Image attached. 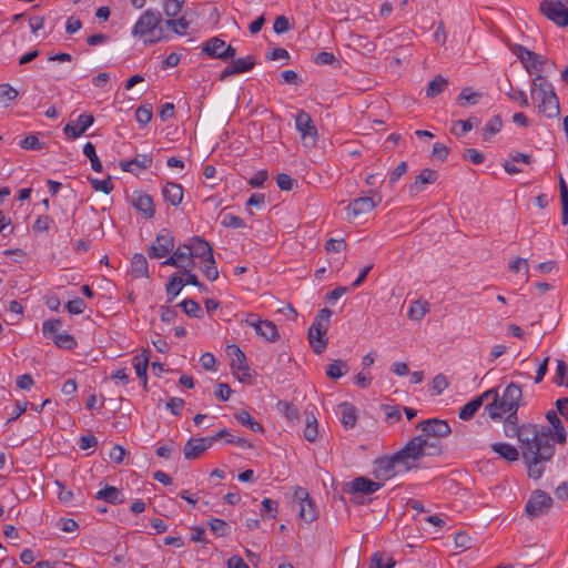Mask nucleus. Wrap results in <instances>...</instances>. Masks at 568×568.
I'll list each match as a JSON object with an SVG mask.
<instances>
[{
	"label": "nucleus",
	"mask_w": 568,
	"mask_h": 568,
	"mask_svg": "<svg viewBox=\"0 0 568 568\" xmlns=\"http://www.w3.org/2000/svg\"><path fill=\"white\" fill-rule=\"evenodd\" d=\"M382 201V197L379 196L378 203ZM377 205V202L374 201L372 196H363L355 199L353 202L348 204V211L354 215L358 216L362 214L369 213L373 211Z\"/></svg>",
	"instance_id": "20"
},
{
	"label": "nucleus",
	"mask_w": 568,
	"mask_h": 568,
	"mask_svg": "<svg viewBox=\"0 0 568 568\" xmlns=\"http://www.w3.org/2000/svg\"><path fill=\"white\" fill-rule=\"evenodd\" d=\"M351 43L363 55H368L373 53L376 49V45L373 41H371L367 37L361 34H352Z\"/></svg>",
	"instance_id": "27"
},
{
	"label": "nucleus",
	"mask_w": 568,
	"mask_h": 568,
	"mask_svg": "<svg viewBox=\"0 0 568 568\" xmlns=\"http://www.w3.org/2000/svg\"><path fill=\"white\" fill-rule=\"evenodd\" d=\"M223 436H227V443H233L234 442V436L229 433L226 429H222L220 430L219 433H216L214 436L212 437H207V438H197V442L201 443V445H203V448L204 450H206L207 448H210L215 442L220 440Z\"/></svg>",
	"instance_id": "46"
},
{
	"label": "nucleus",
	"mask_w": 568,
	"mask_h": 568,
	"mask_svg": "<svg viewBox=\"0 0 568 568\" xmlns=\"http://www.w3.org/2000/svg\"><path fill=\"white\" fill-rule=\"evenodd\" d=\"M227 354L231 356V368L239 381L245 382L251 378L246 356L237 345H229Z\"/></svg>",
	"instance_id": "8"
},
{
	"label": "nucleus",
	"mask_w": 568,
	"mask_h": 568,
	"mask_svg": "<svg viewBox=\"0 0 568 568\" xmlns=\"http://www.w3.org/2000/svg\"><path fill=\"white\" fill-rule=\"evenodd\" d=\"M174 248V237L168 230H162L150 246L148 254L151 258H162Z\"/></svg>",
	"instance_id": "11"
},
{
	"label": "nucleus",
	"mask_w": 568,
	"mask_h": 568,
	"mask_svg": "<svg viewBox=\"0 0 568 568\" xmlns=\"http://www.w3.org/2000/svg\"><path fill=\"white\" fill-rule=\"evenodd\" d=\"M490 447L501 458L508 462H516L519 458L518 449L508 443H494Z\"/></svg>",
	"instance_id": "26"
},
{
	"label": "nucleus",
	"mask_w": 568,
	"mask_h": 568,
	"mask_svg": "<svg viewBox=\"0 0 568 568\" xmlns=\"http://www.w3.org/2000/svg\"><path fill=\"white\" fill-rule=\"evenodd\" d=\"M62 326V321L61 320H48L45 322H43V325H42V332L45 336H49V335H54L57 333H59L58 331L61 328Z\"/></svg>",
	"instance_id": "57"
},
{
	"label": "nucleus",
	"mask_w": 568,
	"mask_h": 568,
	"mask_svg": "<svg viewBox=\"0 0 568 568\" xmlns=\"http://www.w3.org/2000/svg\"><path fill=\"white\" fill-rule=\"evenodd\" d=\"M383 484L374 481L367 477H357L345 485V491L349 494L359 493L362 495H371L382 488Z\"/></svg>",
	"instance_id": "14"
},
{
	"label": "nucleus",
	"mask_w": 568,
	"mask_h": 568,
	"mask_svg": "<svg viewBox=\"0 0 568 568\" xmlns=\"http://www.w3.org/2000/svg\"><path fill=\"white\" fill-rule=\"evenodd\" d=\"M132 206L144 215L145 219H152L155 214L152 197L144 192H135L132 199Z\"/></svg>",
	"instance_id": "19"
},
{
	"label": "nucleus",
	"mask_w": 568,
	"mask_h": 568,
	"mask_svg": "<svg viewBox=\"0 0 568 568\" xmlns=\"http://www.w3.org/2000/svg\"><path fill=\"white\" fill-rule=\"evenodd\" d=\"M425 444L422 437L415 436L395 454L402 464L400 470L407 473L417 467V462L426 456Z\"/></svg>",
	"instance_id": "5"
},
{
	"label": "nucleus",
	"mask_w": 568,
	"mask_h": 568,
	"mask_svg": "<svg viewBox=\"0 0 568 568\" xmlns=\"http://www.w3.org/2000/svg\"><path fill=\"white\" fill-rule=\"evenodd\" d=\"M152 156L149 154H139L132 160L133 168L145 170L152 165Z\"/></svg>",
	"instance_id": "61"
},
{
	"label": "nucleus",
	"mask_w": 568,
	"mask_h": 568,
	"mask_svg": "<svg viewBox=\"0 0 568 568\" xmlns=\"http://www.w3.org/2000/svg\"><path fill=\"white\" fill-rule=\"evenodd\" d=\"M294 497L297 500L300 507L298 516L301 517V519H303L306 523H312L313 520H315V507L306 489L298 487L294 493Z\"/></svg>",
	"instance_id": "13"
},
{
	"label": "nucleus",
	"mask_w": 568,
	"mask_h": 568,
	"mask_svg": "<svg viewBox=\"0 0 568 568\" xmlns=\"http://www.w3.org/2000/svg\"><path fill=\"white\" fill-rule=\"evenodd\" d=\"M94 122V118L89 113H82L77 122L70 121L63 128V132L71 139L81 136Z\"/></svg>",
	"instance_id": "15"
},
{
	"label": "nucleus",
	"mask_w": 568,
	"mask_h": 568,
	"mask_svg": "<svg viewBox=\"0 0 568 568\" xmlns=\"http://www.w3.org/2000/svg\"><path fill=\"white\" fill-rule=\"evenodd\" d=\"M342 424L345 428H353L357 420L356 408L354 405L344 402L339 405Z\"/></svg>",
	"instance_id": "28"
},
{
	"label": "nucleus",
	"mask_w": 568,
	"mask_h": 568,
	"mask_svg": "<svg viewBox=\"0 0 568 568\" xmlns=\"http://www.w3.org/2000/svg\"><path fill=\"white\" fill-rule=\"evenodd\" d=\"M427 312V303L417 300L412 303L407 316L412 321H420Z\"/></svg>",
	"instance_id": "39"
},
{
	"label": "nucleus",
	"mask_w": 568,
	"mask_h": 568,
	"mask_svg": "<svg viewBox=\"0 0 568 568\" xmlns=\"http://www.w3.org/2000/svg\"><path fill=\"white\" fill-rule=\"evenodd\" d=\"M84 308H85V303L80 297H77L75 300L69 301L67 303L68 312L71 314H74V315L83 313Z\"/></svg>",
	"instance_id": "64"
},
{
	"label": "nucleus",
	"mask_w": 568,
	"mask_h": 568,
	"mask_svg": "<svg viewBox=\"0 0 568 568\" xmlns=\"http://www.w3.org/2000/svg\"><path fill=\"white\" fill-rule=\"evenodd\" d=\"M513 53H515L518 59L524 63L527 71H529V58H536L535 52L526 49L525 47L520 44H515L511 49Z\"/></svg>",
	"instance_id": "49"
},
{
	"label": "nucleus",
	"mask_w": 568,
	"mask_h": 568,
	"mask_svg": "<svg viewBox=\"0 0 568 568\" xmlns=\"http://www.w3.org/2000/svg\"><path fill=\"white\" fill-rule=\"evenodd\" d=\"M408 165L405 161L400 162L389 174L388 183L389 185H394L402 176H404L407 172Z\"/></svg>",
	"instance_id": "58"
},
{
	"label": "nucleus",
	"mask_w": 568,
	"mask_h": 568,
	"mask_svg": "<svg viewBox=\"0 0 568 568\" xmlns=\"http://www.w3.org/2000/svg\"><path fill=\"white\" fill-rule=\"evenodd\" d=\"M257 335L267 342H276L280 338L276 325L268 320L263 321Z\"/></svg>",
	"instance_id": "33"
},
{
	"label": "nucleus",
	"mask_w": 568,
	"mask_h": 568,
	"mask_svg": "<svg viewBox=\"0 0 568 568\" xmlns=\"http://www.w3.org/2000/svg\"><path fill=\"white\" fill-rule=\"evenodd\" d=\"M318 429H317V418L313 412H305V427H304V438L308 442H315L317 438Z\"/></svg>",
	"instance_id": "29"
},
{
	"label": "nucleus",
	"mask_w": 568,
	"mask_h": 568,
	"mask_svg": "<svg viewBox=\"0 0 568 568\" xmlns=\"http://www.w3.org/2000/svg\"><path fill=\"white\" fill-rule=\"evenodd\" d=\"M204 452L203 445L197 442V438L189 439L183 448L184 457L186 459H195Z\"/></svg>",
	"instance_id": "37"
},
{
	"label": "nucleus",
	"mask_w": 568,
	"mask_h": 568,
	"mask_svg": "<svg viewBox=\"0 0 568 568\" xmlns=\"http://www.w3.org/2000/svg\"><path fill=\"white\" fill-rule=\"evenodd\" d=\"M552 505V499L544 490L537 489L529 497L525 506V511L530 518H536L548 513Z\"/></svg>",
	"instance_id": "6"
},
{
	"label": "nucleus",
	"mask_w": 568,
	"mask_h": 568,
	"mask_svg": "<svg viewBox=\"0 0 568 568\" xmlns=\"http://www.w3.org/2000/svg\"><path fill=\"white\" fill-rule=\"evenodd\" d=\"M234 416L239 423L253 432L262 433L264 430L263 426L245 409L237 410Z\"/></svg>",
	"instance_id": "31"
},
{
	"label": "nucleus",
	"mask_w": 568,
	"mask_h": 568,
	"mask_svg": "<svg viewBox=\"0 0 568 568\" xmlns=\"http://www.w3.org/2000/svg\"><path fill=\"white\" fill-rule=\"evenodd\" d=\"M162 265L175 266L180 268L193 267L194 261L190 257L189 244L180 245L173 254L162 262Z\"/></svg>",
	"instance_id": "18"
},
{
	"label": "nucleus",
	"mask_w": 568,
	"mask_h": 568,
	"mask_svg": "<svg viewBox=\"0 0 568 568\" xmlns=\"http://www.w3.org/2000/svg\"><path fill=\"white\" fill-rule=\"evenodd\" d=\"M448 386V382L445 375L437 374L432 382V388L435 390L436 395L442 394Z\"/></svg>",
	"instance_id": "62"
},
{
	"label": "nucleus",
	"mask_w": 568,
	"mask_h": 568,
	"mask_svg": "<svg viewBox=\"0 0 568 568\" xmlns=\"http://www.w3.org/2000/svg\"><path fill=\"white\" fill-rule=\"evenodd\" d=\"M90 182L94 191L109 194L113 190V182L111 180V176H108L104 180L91 179Z\"/></svg>",
	"instance_id": "50"
},
{
	"label": "nucleus",
	"mask_w": 568,
	"mask_h": 568,
	"mask_svg": "<svg viewBox=\"0 0 568 568\" xmlns=\"http://www.w3.org/2000/svg\"><path fill=\"white\" fill-rule=\"evenodd\" d=\"M564 1L544 0L540 2V12L559 27L568 26V8Z\"/></svg>",
	"instance_id": "7"
},
{
	"label": "nucleus",
	"mask_w": 568,
	"mask_h": 568,
	"mask_svg": "<svg viewBox=\"0 0 568 568\" xmlns=\"http://www.w3.org/2000/svg\"><path fill=\"white\" fill-rule=\"evenodd\" d=\"M162 195L171 205L178 206L183 199V187L181 184L166 182L162 190Z\"/></svg>",
	"instance_id": "22"
},
{
	"label": "nucleus",
	"mask_w": 568,
	"mask_h": 568,
	"mask_svg": "<svg viewBox=\"0 0 568 568\" xmlns=\"http://www.w3.org/2000/svg\"><path fill=\"white\" fill-rule=\"evenodd\" d=\"M179 306L183 310V312L187 315V316H191V317H194V318H200L201 315V307L199 305V303H196L195 301L191 300V298H187V300H184L182 301Z\"/></svg>",
	"instance_id": "47"
},
{
	"label": "nucleus",
	"mask_w": 568,
	"mask_h": 568,
	"mask_svg": "<svg viewBox=\"0 0 568 568\" xmlns=\"http://www.w3.org/2000/svg\"><path fill=\"white\" fill-rule=\"evenodd\" d=\"M327 327L322 324H312L308 328V342L315 354H322L327 346Z\"/></svg>",
	"instance_id": "16"
},
{
	"label": "nucleus",
	"mask_w": 568,
	"mask_h": 568,
	"mask_svg": "<svg viewBox=\"0 0 568 568\" xmlns=\"http://www.w3.org/2000/svg\"><path fill=\"white\" fill-rule=\"evenodd\" d=\"M473 129L471 119L457 120L452 128V133L457 136H463L465 133Z\"/></svg>",
	"instance_id": "54"
},
{
	"label": "nucleus",
	"mask_w": 568,
	"mask_h": 568,
	"mask_svg": "<svg viewBox=\"0 0 568 568\" xmlns=\"http://www.w3.org/2000/svg\"><path fill=\"white\" fill-rule=\"evenodd\" d=\"M183 287V278L179 275H174L171 277L169 283L166 284V293L170 296L169 302H172L174 297H176Z\"/></svg>",
	"instance_id": "44"
},
{
	"label": "nucleus",
	"mask_w": 568,
	"mask_h": 568,
	"mask_svg": "<svg viewBox=\"0 0 568 568\" xmlns=\"http://www.w3.org/2000/svg\"><path fill=\"white\" fill-rule=\"evenodd\" d=\"M438 179V173L432 169H424L415 178V182L410 187V191H422L426 184L435 183Z\"/></svg>",
	"instance_id": "25"
},
{
	"label": "nucleus",
	"mask_w": 568,
	"mask_h": 568,
	"mask_svg": "<svg viewBox=\"0 0 568 568\" xmlns=\"http://www.w3.org/2000/svg\"><path fill=\"white\" fill-rule=\"evenodd\" d=\"M348 372L347 364L342 359L333 361L326 368L327 377L338 379Z\"/></svg>",
	"instance_id": "36"
},
{
	"label": "nucleus",
	"mask_w": 568,
	"mask_h": 568,
	"mask_svg": "<svg viewBox=\"0 0 568 568\" xmlns=\"http://www.w3.org/2000/svg\"><path fill=\"white\" fill-rule=\"evenodd\" d=\"M18 97V91L10 85L9 83L0 84V103L4 106H8L10 102L16 100Z\"/></svg>",
	"instance_id": "42"
},
{
	"label": "nucleus",
	"mask_w": 568,
	"mask_h": 568,
	"mask_svg": "<svg viewBox=\"0 0 568 568\" xmlns=\"http://www.w3.org/2000/svg\"><path fill=\"white\" fill-rule=\"evenodd\" d=\"M296 129L301 132L305 146H313L317 139V129L311 116L305 111H300L295 116Z\"/></svg>",
	"instance_id": "9"
},
{
	"label": "nucleus",
	"mask_w": 568,
	"mask_h": 568,
	"mask_svg": "<svg viewBox=\"0 0 568 568\" xmlns=\"http://www.w3.org/2000/svg\"><path fill=\"white\" fill-rule=\"evenodd\" d=\"M402 464L398 458H395V454L392 456H385L376 460V468L374 475L377 479H388L398 473H404Z\"/></svg>",
	"instance_id": "12"
},
{
	"label": "nucleus",
	"mask_w": 568,
	"mask_h": 568,
	"mask_svg": "<svg viewBox=\"0 0 568 568\" xmlns=\"http://www.w3.org/2000/svg\"><path fill=\"white\" fill-rule=\"evenodd\" d=\"M531 97L538 100V110L547 118H557L560 114L559 100L554 87L540 74L532 80Z\"/></svg>",
	"instance_id": "3"
},
{
	"label": "nucleus",
	"mask_w": 568,
	"mask_h": 568,
	"mask_svg": "<svg viewBox=\"0 0 568 568\" xmlns=\"http://www.w3.org/2000/svg\"><path fill=\"white\" fill-rule=\"evenodd\" d=\"M295 181L285 173H280L276 176V184L282 191H291L293 189Z\"/></svg>",
	"instance_id": "63"
},
{
	"label": "nucleus",
	"mask_w": 568,
	"mask_h": 568,
	"mask_svg": "<svg viewBox=\"0 0 568 568\" xmlns=\"http://www.w3.org/2000/svg\"><path fill=\"white\" fill-rule=\"evenodd\" d=\"M503 126V121L500 115L493 116L484 128V140L497 134Z\"/></svg>",
	"instance_id": "43"
},
{
	"label": "nucleus",
	"mask_w": 568,
	"mask_h": 568,
	"mask_svg": "<svg viewBox=\"0 0 568 568\" xmlns=\"http://www.w3.org/2000/svg\"><path fill=\"white\" fill-rule=\"evenodd\" d=\"M221 224L225 227L242 229L245 227V222L231 213L221 214Z\"/></svg>",
	"instance_id": "48"
},
{
	"label": "nucleus",
	"mask_w": 568,
	"mask_h": 568,
	"mask_svg": "<svg viewBox=\"0 0 568 568\" xmlns=\"http://www.w3.org/2000/svg\"><path fill=\"white\" fill-rule=\"evenodd\" d=\"M131 272L134 277H150L148 261L141 253L133 255L131 261Z\"/></svg>",
	"instance_id": "24"
},
{
	"label": "nucleus",
	"mask_w": 568,
	"mask_h": 568,
	"mask_svg": "<svg viewBox=\"0 0 568 568\" xmlns=\"http://www.w3.org/2000/svg\"><path fill=\"white\" fill-rule=\"evenodd\" d=\"M224 47L225 42L222 39L214 37L203 45L202 52L211 58L219 59L221 53L220 49Z\"/></svg>",
	"instance_id": "34"
},
{
	"label": "nucleus",
	"mask_w": 568,
	"mask_h": 568,
	"mask_svg": "<svg viewBox=\"0 0 568 568\" xmlns=\"http://www.w3.org/2000/svg\"><path fill=\"white\" fill-rule=\"evenodd\" d=\"M546 418L549 422V424L552 426V429H549L551 432L552 436V444L555 442L559 444H564L566 442L567 435L564 427L562 422L557 416L556 412L549 410L546 414Z\"/></svg>",
	"instance_id": "21"
},
{
	"label": "nucleus",
	"mask_w": 568,
	"mask_h": 568,
	"mask_svg": "<svg viewBox=\"0 0 568 568\" xmlns=\"http://www.w3.org/2000/svg\"><path fill=\"white\" fill-rule=\"evenodd\" d=\"M133 365L136 375L143 379V385L146 387L148 376L146 371L149 366V352L144 351L142 354L133 357Z\"/></svg>",
	"instance_id": "30"
},
{
	"label": "nucleus",
	"mask_w": 568,
	"mask_h": 568,
	"mask_svg": "<svg viewBox=\"0 0 568 568\" xmlns=\"http://www.w3.org/2000/svg\"><path fill=\"white\" fill-rule=\"evenodd\" d=\"M153 113H152V106L149 105H141L135 111V118L136 121L141 125H146L152 120Z\"/></svg>",
	"instance_id": "52"
},
{
	"label": "nucleus",
	"mask_w": 568,
	"mask_h": 568,
	"mask_svg": "<svg viewBox=\"0 0 568 568\" xmlns=\"http://www.w3.org/2000/svg\"><path fill=\"white\" fill-rule=\"evenodd\" d=\"M508 87H509V90L506 92V94L508 95L509 99L519 101L521 106L526 108L529 105L528 97L523 90L514 92L513 85L510 82L508 83Z\"/></svg>",
	"instance_id": "59"
},
{
	"label": "nucleus",
	"mask_w": 568,
	"mask_h": 568,
	"mask_svg": "<svg viewBox=\"0 0 568 568\" xmlns=\"http://www.w3.org/2000/svg\"><path fill=\"white\" fill-rule=\"evenodd\" d=\"M346 248V243L343 239H329L325 243V250L328 253H338Z\"/></svg>",
	"instance_id": "60"
},
{
	"label": "nucleus",
	"mask_w": 568,
	"mask_h": 568,
	"mask_svg": "<svg viewBox=\"0 0 568 568\" xmlns=\"http://www.w3.org/2000/svg\"><path fill=\"white\" fill-rule=\"evenodd\" d=\"M448 87V80L440 74H437L426 88V97L435 98L440 94Z\"/></svg>",
	"instance_id": "32"
},
{
	"label": "nucleus",
	"mask_w": 568,
	"mask_h": 568,
	"mask_svg": "<svg viewBox=\"0 0 568 568\" xmlns=\"http://www.w3.org/2000/svg\"><path fill=\"white\" fill-rule=\"evenodd\" d=\"M52 341L59 348L63 349H72L77 345L74 337L68 333H57L52 336Z\"/></svg>",
	"instance_id": "40"
},
{
	"label": "nucleus",
	"mask_w": 568,
	"mask_h": 568,
	"mask_svg": "<svg viewBox=\"0 0 568 568\" xmlns=\"http://www.w3.org/2000/svg\"><path fill=\"white\" fill-rule=\"evenodd\" d=\"M20 146L24 150H41L43 143L34 134H29L20 141Z\"/></svg>",
	"instance_id": "53"
},
{
	"label": "nucleus",
	"mask_w": 568,
	"mask_h": 568,
	"mask_svg": "<svg viewBox=\"0 0 568 568\" xmlns=\"http://www.w3.org/2000/svg\"><path fill=\"white\" fill-rule=\"evenodd\" d=\"M395 566V560L389 557L387 561L383 562V554L375 552L372 557L369 568H393Z\"/></svg>",
	"instance_id": "56"
},
{
	"label": "nucleus",
	"mask_w": 568,
	"mask_h": 568,
	"mask_svg": "<svg viewBox=\"0 0 568 568\" xmlns=\"http://www.w3.org/2000/svg\"><path fill=\"white\" fill-rule=\"evenodd\" d=\"M83 154L89 158L91 168L95 172L102 171V163L95 153V148L91 142H87L83 146Z\"/></svg>",
	"instance_id": "41"
},
{
	"label": "nucleus",
	"mask_w": 568,
	"mask_h": 568,
	"mask_svg": "<svg viewBox=\"0 0 568 568\" xmlns=\"http://www.w3.org/2000/svg\"><path fill=\"white\" fill-rule=\"evenodd\" d=\"M277 407L288 419L293 420L298 418V409L294 404L280 400Z\"/></svg>",
	"instance_id": "51"
},
{
	"label": "nucleus",
	"mask_w": 568,
	"mask_h": 568,
	"mask_svg": "<svg viewBox=\"0 0 568 568\" xmlns=\"http://www.w3.org/2000/svg\"><path fill=\"white\" fill-rule=\"evenodd\" d=\"M164 21L160 11L148 9L136 21L132 33L142 38L144 43H155L166 37Z\"/></svg>",
	"instance_id": "2"
},
{
	"label": "nucleus",
	"mask_w": 568,
	"mask_h": 568,
	"mask_svg": "<svg viewBox=\"0 0 568 568\" xmlns=\"http://www.w3.org/2000/svg\"><path fill=\"white\" fill-rule=\"evenodd\" d=\"M517 410L507 412L506 423L514 427L517 435L523 459L528 468V476L537 480L545 471L542 464L549 462L555 453L551 432L547 427H539L535 424L517 426Z\"/></svg>",
	"instance_id": "1"
},
{
	"label": "nucleus",
	"mask_w": 568,
	"mask_h": 568,
	"mask_svg": "<svg viewBox=\"0 0 568 568\" xmlns=\"http://www.w3.org/2000/svg\"><path fill=\"white\" fill-rule=\"evenodd\" d=\"M523 398L521 387L516 383H509L498 403H489L485 409L491 419L501 418V414L510 409H518L519 402Z\"/></svg>",
	"instance_id": "4"
},
{
	"label": "nucleus",
	"mask_w": 568,
	"mask_h": 568,
	"mask_svg": "<svg viewBox=\"0 0 568 568\" xmlns=\"http://www.w3.org/2000/svg\"><path fill=\"white\" fill-rule=\"evenodd\" d=\"M95 498L113 505H119L124 501V497L121 490L114 486L109 485L105 486L103 489H100L97 493Z\"/></svg>",
	"instance_id": "23"
},
{
	"label": "nucleus",
	"mask_w": 568,
	"mask_h": 568,
	"mask_svg": "<svg viewBox=\"0 0 568 568\" xmlns=\"http://www.w3.org/2000/svg\"><path fill=\"white\" fill-rule=\"evenodd\" d=\"M416 428L419 429L422 434L430 436L435 439L447 437L452 433L448 423L438 418L422 420L416 425Z\"/></svg>",
	"instance_id": "10"
},
{
	"label": "nucleus",
	"mask_w": 568,
	"mask_h": 568,
	"mask_svg": "<svg viewBox=\"0 0 568 568\" xmlns=\"http://www.w3.org/2000/svg\"><path fill=\"white\" fill-rule=\"evenodd\" d=\"M480 406L481 398L475 397L459 409L458 417L463 420H468L473 418V416L480 408Z\"/></svg>",
	"instance_id": "38"
},
{
	"label": "nucleus",
	"mask_w": 568,
	"mask_h": 568,
	"mask_svg": "<svg viewBox=\"0 0 568 568\" xmlns=\"http://www.w3.org/2000/svg\"><path fill=\"white\" fill-rule=\"evenodd\" d=\"M210 529L216 535V536H225L227 534L229 525L220 518H212L209 521Z\"/></svg>",
	"instance_id": "55"
},
{
	"label": "nucleus",
	"mask_w": 568,
	"mask_h": 568,
	"mask_svg": "<svg viewBox=\"0 0 568 568\" xmlns=\"http://www.w3.org/2000/svg\"><path fill=\"white\" fill-rule=\"evenodd\" d=\"M165 30H172L175 34L184 36L186 34V29L190 26V21L186 20L185 17H181L179 19H168L164 21Z\"/></svg>",
	"instance_id": "35"
},
{
	"label": "nucleus",
	"mask_w": 568,
	"mask_h": 568,
	"mask_svg": "<svg viewBox=\"0 0 568 568\" xmlns=\"http://www.w3.org/2000/svg\"><path fill=\"white\" fill-rule=\"evenodd\" d=\"M193 243L189 244L190 257L194 261V257H199L206 263L214 264L215 260L213 256V250L209 242L200 237H193Z\"/></svg>",
	"instance_id": "17"
},
{
	"label": "nucleus",
	"mask_w": 568,
	"mask_h": 568,
	"mask_svg": "<svg viewBox=\"0 0 568 568\" xmlns=\"http://www.w3.org/2000/svg\"><path fill=\"white\" fill-rule=\"evenodd\" d=\"M232 65L236 74L247 72L254 68L255 59L252 55H247L245 58L234 60Z\"/></svg>",
	"instance_id": "45"
}]
</instances>
